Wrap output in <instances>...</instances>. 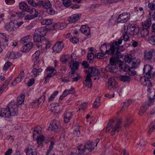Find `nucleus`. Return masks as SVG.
Masks as SVG:
<instances>
[{
	"label": "nucleus",
	"instance_id": "1",
	"mask_svg": "<svg viewBox=\"0 0 155 155\" xmlns=\"http://www.w3.org/2000/svg\"><path fill=\"white\" fill-rule=\"evenodd\" d=\"M129 39V37L127 33L124 32L123 33L120 39L117 41L112 43L111 45L110 46L109 45H107L106 44L102 45L100 48V51L103 52L105 51V54H113L114 53L115 49L116 48L115 47L116 45L118 46L121 44L123 40L125 41H127Z\"/></svg>",
	"mask_w": 155,
	"mask_h": 155
},
{
	"label": "nucleus",
	"instance_id": "2",
	"mask_svg": "<svg viewBox=\"0 0 155 155\" xmlns=\"http://www.w3.org/2000/svg\"><path fill=\"white\" fill-rule=\"evenodd\" d=\"M19 105L16 102L11 101L5 108L0 109V117L9 118L11 116H17Z\"/></svg>",
	"mask_w": 155,
	"mask_h": 155
},
{
	"label": "nucleus",
	"instance_id": "3",
	"mask_svg": "<svg viewBox=\"0 0 155 155\" xmlns=\"http://www.w3.org/2000/svg\"><path fill=\"white\" fill-rule=\"evenodd\" d=\"M85 71L87 74L84 84L88 87L91 88L92 86L91 77L97 76L99 74V71L95 68L90 67L87 70H85Z\"/></svg>",
	"mask_w": 155,
	"mask_h": 155
},
{
	"label": "nucleus",
	"instance_id": "4",
	"mask_svg": "<svg viewBox=\"0 0 155 155\" xmlns=\"http://www.w3.org/2000/svg\"><path fill=\"white\" fill-rule=\"evenodd\" d=\"M113 120H110L106 127V131L108 132L111 129V130L110 134L111 135H114L116 132H119L121 128V120H119L117 123H114Z\"/></svg>",
	"mask_w": 155,
	"mask_h": 155
},
{
	"label": "nucleus",
	"instance_id": "5",
	"mask_svg": "<svg viewBox=\"0 0 155 155\" xmlns=\"http://www.w3.org/2000/svg\"><path fill=\"white\" fill-rule=\"evenodd\" d=\"M47 30L44 27L37 29L35 31L33 36L34 41L40 42L45 38L44 36L46 35Z\"/></svg>",
	"mask_w": 155,
	"mask_h": 155
},
{
	"label": "nucleus",
	"instance_id": "6",
	"mask_svg": "<svg viewBox=\"0 0 155 155\" xmlns=\"http://www.w3.org/2000/svg\"><path fill=\"white\" fill-rule=\"evenodd\" d=\"M130 17V14L129 12H123L120 14L117 18L118 22L125 23L128 21Z\"/></svg>",
	"mask_w": 155,
	"mask_h": 155
},
{
	"label": "nucleus",
	"instance_id": "7",
	"mask_svg": "<svg viewBox=\"0 0 155 155\" xmlns=\"http://www.w3.org/2000/svg\"><path fill=\"white\" fill-rule=\"evenodd\" d=\"M152 67L148 64H146L144 66L143 69L144 72L145 73V77L150 78L154 76V73L151 71Z\"/></svg>",
	"mask_w": 155,
	"mask_h": 155
},
{
	"label": "nucleus",
	"instance_id": "8",
	"mask_svg": "<svg viewBox=\"0 0 155 155\" xmlns=\"http://www.w3.org/2000/svg\"><path fill=\"white\" fill-rule=\"evenodd\" d=\"M99 141V139H97L93 140L91 142H88L84 146L85 149H87L90 151H91L94 148V146H97V143Z\"/></svg>",
	"mask_w": 155,
	"mask_h": 155
},
{
	"label": "nucleus",
	"instance_id": "9",
	"mask_svg": "<svg viewBox=\"0 0 155 155\" xmlns=\"http://www.w3.org/2000/svg\"><path fill=\"white\" fill-rule=\"evenodd\" d=\"M61 125L59 121L56 120H52L49 126V128L52 130L55 131L58 130Z\"/></svg>",
	"mask_w": 155,
	"mask_h": 155
},
{
	"label": "nucleus",
	"instance_id": "10",
	"mask_svg": "<svg viewBox=\"0 0 155 155\" xmlns=\"http://www.w3.org/2000/svg\"><path fill=\"white\" fill-rule=\"evenodd\" d=\"M118 87V84L116 81L113 78H110L108 81V89L112 90L113 89H114Z\"/></svg>",
	"mask_w": 155,
	"mask_h": 155
},
{
	"label": "nucleus",
	"instance_id": "11",
	"mask_svg": "<svg viewBox=\"0 0 155 155\" xmlns=\"http://www.w3.org/2000/svg\"><path fill=\"white\" fill-rule=\"evenodd\" d=\"M139 29L136 27L135 24L130 25L127 28V31L129 34L131 35H136L139 32Z\"/></svg>",
	"mask_w": 155,
	"mask_h": 155
},
{
	"label": "nucleus",
	"instance_id": "12",
	"mask_svg": "<svg viewBox=\"0 0 155 155\" xmlns=\"http://www.w3.org/2000/svg\"><path fill=\"white\" fill-rule=\"evenodd\" d=\"M25 77V74L23 71H21L18 76L14 80L12 83V86L16 85L18 83L21 82Z\"/></svg>",
	"mask_w": 155,
	"mask_h": 155
},
{
	"label": "nucleus",
	"instance_id": "13",
	"mask_svg": "<svg viewBox=\"0 0 155 155\" xmlns=\"http://www.w3.org/2000/svg\"><path fill=\"white\" fill-rule=\"evenodd\" d=\"M40 51L38 50L32 56V60L34 62V66H38L39 65V58L40 55Z\"/></svg>",
	"mask_w": 155,
	"mask_h": 155
},
{
	"label": "nucleus",
	"instance_id": "14",
	"mask_svg": "<svg viewBox=\"0 0 155 155\" xmlns=\"http://www.w3.org/2000/svg\"><path fill=\"white\" fill-rule=\"evenodd\" d=\"M5 29L8 31H12L17 29V27L13 21H11L5 26Z\"/></svg>",
	"mask_w": 155,
	"mask_h": 155
},
{
	"label": "nucleus",
	"instance_id": "15",
	"mask_svg": "<svg viewBox=\"0 0 155 155\" xmlns=\"http://www.w3.org/2000/svg\"><path fill=\"white\" fill-rule=\"evenodd\" d=\"M64 45L62 42L59 41L56 43L55 45L53 47V49L54 52L58 53L62 50Z\"/></svg>",
	"mask_w": 155,
	"mask_h": 155
},
{
	"label": "nucleus",
	"instance_id": "16",
	"mask_svg": "<svg viewBox=\"0 0 155 155\" xmlns=\"http://www.w3.org/2000/svg\"><path fill=\"white\" fill-rule=\"evenodd\" d=\"M81 16L77 14H74L68 17V20L70 23H74L80 19Z\"/></svg>",
	"mask_w": 155,
	"mask_h": 155
},
{
	"label": "nucleus",
	"instance_id": "17",
	"mask_svg": "<svg viewBox=\"0 0 155 155\" xmlns=\"http://www.w3.org/2000/svg\"><path fill=\"white\" fill-rule=\"evenodd\" d=\"M25 151L26 155H37L34 147L31 145H29L27 148H26Z\"/></svg>",
	"mask_w": 155,
	"mask_h": 155
},
{
	"label": "nucleus",
	"instance_id": "18",
	"mask_svg": "<svg viewBox=\"0 0 155 155\" xmlns=\"http://www.w3.org/2000/svg\"><path fill=\"white\" fill-rule=\"evenodd\" d=\"M152 24L150 18H148L143 22L141 23L140 24L143 28L149 29L150 28Z\"/></svg>",
	"mask_w": 155,
	"mask_h": 155
},
{
	"label": "nucleus",
	"instance_id": "19",
	"mask_svg": "<svg viewBox=\"0 0 155 155\" xmlns=\"http://www.w3.org/2000/svg\"><path fill=\"white\" fill-rule=\"evenodd\" d=\"M69 65L71 69L72 70L71 72L74 71L78 68L79 63L77 61H71L69 63Z\"/></svg>",
	"mask_w": 155,
	"mask_h": 155
},
{
	"label": "nucleus",
	"instance_id": "20",
	"mask_svg": "<svg viewBox=\"0 0 155 155\" xmlns=\"http://www.w3.org/2000/svg\"><path fill=\"white\" fill-rule=\"evenodd\" d=\"M7 56L11 59H15L20 57L21 55L17 52H8L7 54Z\"/></svg>",
	"mask_w": 155,
	"mask_h": 155
},
{
	"label": "nucleus",
	"instance_id": "21",
	"mask_svg": "<svg viewBox=\"0 0 155 155\" xmlns=\"http://www.w3.org/2000/svg\"><path fill=\"white\" fill-rule=\"evenodd\" d=\"M81 32L86 36H88L91 34L90 29L89 27L86 25H83L80 28Z\"/></svg>",
	"mask_w": 155,
	"mask_h": 155
},
{
	"label": "nucleus",
	"instance_id": "22",
	"mask_svg": "<svg viewBox=\"0 0 155 155\" xmlns=\"http://www.w3.org/2000/svg\"><path fill=\"white\" fill-rule=\"evenodd\" d=\"M45 71L46 74L51 75L53 76L55 75L57 73V71L53 67L48 66L46 69Z\"/></svg>",
	"mask_w": 155,
	"mask_h": 155
},
{
	"label": "nucleus",
	"instance_id": "23",
	"mask_svg": "<svg viewBox=\"0 0 155 155\" xmlns=\"http://www.w3.org/2000/svg\"><path fill=\"white\" fill-rule=\"evenodd\" d=\"M33 66L34 68L31 71L32 74L31 75L33 77H36L42 71V69L41 68H37L38 66L36 65V67H35L34 64L33 65Z\"/></svg>",
	"mask_w": 155,
	"mask_h": 155
},
{
	"label": "nucleus",
	"instance_id": "24",
	"mask_svg": "<svg viewBox=\"0 0 155 155\" xmlns=\"http://www.w3.org/2000/svg\"><path fill=\"white\" fill-rule=\"evenodd\" d=\"M51 107L50 110L53 112L57 113L60 110L59 104L58 103H55L51 105Z\"/></svg>",
	"mask_w": 155,
	"mask_h": 155
},
{
	"label": "nucleus",
	"instance_id": "25",
	"mask_svg": "<svg viewBox=\"0 0 155 155\" xmlns=\"http://www.w3.org/2000/svg\"><path fill=\"white\" fill-rule=\"evenodd\" d=\"M64 121L65 123H68L72 117V112L70 111H66L64 115Z\"/></svg>",
	"mask_w": 155,
	"mask_h": 155
},
{
	"label": "nucleus",
	"instance_id": "26",
	"mask_svg": "<svg viewBox=\"0 0 155 155\" xmlns=\"http://www.w3.org/2000/svg\"><path fill=\"white\" fill-rule=\"evenodd\" d=\"M42 128L40 126H38L34 128V130L33 132V137L34 138L36 136L42 135L41 134Z\"/></svg>",
	"mask_w": 155,
	"mask_h": 155
},
{
	"label": "nucleus",
	"instance_id": "27",
	"mask_svg": "<svg viewBox=\"0 0 155 155\" xmlns=\"http://www.w3.org/2000/svg\"><path fill=\"white\" fill-rule=\"evenodd\" d=\"M106 69L107 71L114 73H116L118 71L116 65H114L108 64L106 67Z\"/></svg>",
	"mask_w": 155,
	"mask_h": 155
},
{
	"label": "nucleus",
	"instance_id": "28",
	"mask_svg": "<svg viewBox=\"0 0 155 155\" xmlns=\"http://www.w3.org/2000/svg\"><path fill=\"white\" fill-rule=\"evenodd\" d=\"M34 138H36L37 139V142L38 144V147L42 146L43 144L42 143L45 139L44 137L43 134L36 136V137Z\"/></svg>",
	"mask_w": 155,
	"mask_h": 155
},
{
	"label": "nucleus",
	"instance_id": "29",
	"mask_svg": "<svg viewBox=\"0 0 155 155\" xmlns=\"http://www.w3.org/2000/svg\"><path fill=\"white\" fill-rule=\"evenodd\" d=\"M33 43L29 42L24 45L23 47L22 51L24 52H27L29 51L32 48Z\"/></svg>",
	"mask_w": 155,
	"mask_h": 155
},
{
	"label": "nucleus",
	"instance_id": "30",
	"mask_svg": "<svg viewBox=\"0 0 155 155\" xmlns=\"http://www.w3.org/2000/svg\"><path fill=\"white\" fill-rule=\"evenodd\" d=\"M69 77H70L73 79L72 81H77L80 78V76L79 74H75L74 71H73L69 74Z\"/></svg>",
	"mask_w": 155,
	"mask_h": 155
},
{
	"label": "nucleus",
	"instance_id": "31",
	"mask_svg": "<svg viewBox=\"0 0 155 155\" xmlns=\"http://www.w3.org/2000/svg\"><path fill=\"white\" fill-rule=\"evenodd\" d=\"M149 107V103L144 104L141 107L139 110V114L142 116L146 112V109Z\"/></svg>",
	"mask_w": 155,
	"mask_h": 155
},
{
	"label": "nucleus",
	"instance_id": "32",
	"mask_svg": "<svg viewBox=\"0 0 155 155\" xmlns=\"http://www.w3.org/2000/svg\"><path fill=\"white\" fill-rule=\"evenodd\" d=\"M149 78L146 77L145 78L143 84L145 86L147 87V91H149L152 87V83Z\"/></svg>",
	"mask_w": 155,
	"mask_h": 155
},
{
	"label": "nucleus",
	"instance_id": "33",
	"mask_svg": "<svg viewBox=\"0 0 155 155\" xmlns=\"http://www.w3.org/2000/svg\"><path fill=\"white\" fill-rule=\"evenodd\" d=\"M39 3L41 4L44 8L46 9L47 10L51 7V4L50 2L48 1L45 2L40 1Z\"/></svg>",
	"mask_w": 155,
	"mask_h": 155
},
{
	"label": "nucleus",
	"instance_id": "34",
	"mask_svg": "<svg viewBox=\"0 0 155 155\" xmlns=\"http://www.w3.org/2000/svg\"><path fill=\"white\" fill-rule=\"evenodd\" d=\"M25 95L23 94H20L17 98V103L20 105L22 104L24 101Z\"/></svg>",
	"mask_w": 155,
	"mask_h": 155
},
{
	"label": "nucleus",
	"instance_id": "35",
	"mask_svg": "<svg viewBox=\"0 0 155 155\" xmlns=\"http://www.w3.org/2000/svg\"><path fill=\"white\" fill-rule=\"evenodd\" d=\"M19 6L20 9L25 11L28 10L29 7L27 3L24 2L19 3Z\"/></svg>",
	"mask_w": 155,
	"mask_h": 155
},
{
	"label": "nucleus",
	"instance_id": "36",
	"mask_svg": "<svg viewBox=\"0 0 155 155\" xmlns=\"http://www.w3.org/2000/svg\"><path fill=\"white\" fill-rule=\"evenodd\" d=\"M144 58L146 60H150L152 58V53L150 51H146L144 54Z\"/></svg>",
	"mask_w": 155,
	"mask_h": 155
},
{
	"label": "nucleus",
	"instance_id": "37",
	"mask_svg": "<svg viewBox=\"0 0 155 155\" xmlns=\"http://www.w3.org/2000/svg\"><path fill=\"white\" fill-rule=\"evenodd\" d=\"M132 61V66L134 68L137 67L140 62L139 59L136 58H134Z\"/></svg>",
	"mask_w": 155,
	"mask_h": 155
},
{
	"label": "nucleus",
	"instance_id": "38",
	"mask_svg": "<svg viewBox=\"0 0 155 155\" xmlns=\"http://www.w3.org/2000/svg\"><path fill=\"white\" fill-rule=\"evenodd\" d=\"M118 79L120 81L125 82L130 81V78L129 76L120 75L118 77Z\"/></svg>",
	"mask_w": 155,
	"mask_h": 155
},
{
	"label": "nucleus",
	"instance_id": "39",
	"mask_svg": "<svg viewBox=\"0 0 155 155\" xmlns=\"http://www.w3.org/2000/svg\"><path fill=\"white\" fill-rule=\"evenodd\" d=\"M26 12H29L31 15L34 16L35 15L36 17H37L38 15V12L34 8H29Z\"/></svg>",
	"mask_w": 155,
	"mask_h": 155
},
{
	"label": "nucleus",
	"instance_id": "40",
	"mask_svg": "<svg viewBox=\"0 0 155 155\" xmlns=\"http://www.w3.org/2000/svg\"><path fill=\"white\" fill-rule=\"evenodd\" d=\"M31 38V36L30 35H28L21 38L20 40V42L21 43H24L30 41Z\"/></svg>",
	"mask_w": 155,
	"mask_h": 155
},
{
	"label": "nucleus",
	"instance_id": "41",
	"mask_svg": "<svg viewBox=\"0 0 155 155\" xmlns=\"http://www.w3.org/2000/svg\"><path fill=\"white\" fill-rule=\"evenodd\" d=\"M132 57V55L130 54H127L125 55L124 58L125 62L129 63H131L133 59Z\"/></svg>",
	"mask_w": 155,
	"mask_h": 155
},
{
	"label": "nucleus",
	"instance_id": "42",
	"mask_svg": "<svg viewBox=\"0 0 155 155\" xmlns=\"http://www.w3.org/2000/svg\"><path fill=\"white\" fill-rule=\"evenodd\" d=\"M149 31L147 29L143 28L140 31V34L142 37H145L147 36L149 34Z\"/></svg>",
	"mask_w": 155,
	"mask_h": 155
},
{
	"label": "nucleus",
	"instance_id": "43",
	"mask_svg": "<svg viewBox=\"0 0 155 155\" xmlns=\"http://www.w3.org/2000/svg\"><path fill=\"white\" fill-rule=\"evenodd\" d=\"M14 22L16 26L17 27V29L21 26L24 23V22L20 18L18 19L17 20H14Z\"/></svg>",
	"mask_w": 155,
	"mask_h": 155
},
{
	"label": "nucleus",
	"instance_id": "44",
	"mask_svg": "<svg viewBox=\"0 0 155 155\" xmlns=\"http://www.w3.org/2000/svg\"><path fill=\"white\" fill-rule=\"evenodd\" d=\"M74 134L77 136H79L80 134L79 125L77 124L75 126Z\"/></svg>",
	"mask_w": 155,
	"mask_h": 155
},
{
	"label": "nucleus",
	"instance_id": "45",
	"mask_svg": "<svg viewBox=\"0 0 155 155\" xmlns=\"http://www.w3.org/2000/svg\"><path fill=\"white\" fill-rule=\"evenodd\" d=\"M70 58V55L67 54L63 55L61 58V60L63 62H65L69 60Z\"/></svg>",
	"mask_w": 155,
	"mask_h": 155
},
{
	"label": "nucleus",
	"instance_id": "46",
	"mask_svg": "<svg viewBox=\"0 0 155 155\" xmlns=\"http://www.w3.org/2000/svg\"><path fill=\"white\" fill-rule=\"evenodd\" d=\"M100 105V98L98 97L96 99L94 103L93 107L94 108H98Z\"/></svg>",
	"mask_w": 155,
	"mask_h": 155
},
{
	"label": "nucleus",
	"instance_id": "47",
	"mask_svg": "<svg viewBox=\"0 0 155 155\" xmlns=\"http://www.w3.org/2000/svg\"><path fill=\"white\" fill-rule=\"evenodd\" d=\"M148 7L151 11L155 10V2H153L149 3L148 5Z\"/></svg>",
	"mask_w": 155,
	"mask_h": 155
},
{
	"label": "nucleus",
	"instance_id": "48",
	"mask_svg": "<svg viewBox=\"0 0 155 155\" xmlns=\"http://www.w3.org/2000/svg\"><path fill=\"white\" fill-rule=\"evenodd\" d=\"M57 91H55L51 95L50 97L48 99L49 102H50L53 101L55 97L57 95L58 93Z\"/></svg>",
	"mask_w": 155,
	"mask_h": 155
},
{
	"label": "nucleus",
	"instance_id": "49",
	"mask_svg": "<svg viewBox=\"0 0 155 155\" xmlns=\"http://www.w3.org/2000/svg\"><path fill=\"white\" fill-rule=\"evenodd\" d=\"M87 107V104L86 103H84L80 105L78 107V110H84L86 109Z\"/></svg>",
	"mask_w": 155,
	"mask_h": 155
},
{
	"label": "nucleus",
	"instance_id": "50",
	"mask_svg": "<svg viewBox=\"0 0 155 155\" xmlns=\"http://www.w3.org/2000/svg\"><path fill=\"white\" fill-rule=\"evenodd\" d=\"M155 129V121L153 122L151 124V127L150 128L148 133V134H150Z\"/></svg>",
	"mask_w": 155,
	"mask_h": 155
},
{
	"label": "nucleus",
	"instance_id": "51",
	"mask_svg": "<svg viewBox=\"0 0 155 155\" xmlns=\"http://www.w3.org/2000/svg\"><path fill=\"white\" fill-rule=\"evenodd\" d=\"M53 76L46 74V76L45 77V81L44 83L46 84L48 83L50 79Z\"/></svg>",
	"mask_w": 155,
	"mask_h": 155
},
{
	"label": "nucleus",
	"instance_id": "52",
	"mask_svg": "<svg viewBox=\"0 0 155 155\" xmlns=\"http://www.w3.org/2000/svg\"><path fill=\"white\" fill-rule=\"evenodd\" d=\"M63 3L65 7H67L70 6L71 1V0H63Z\"/></svg>",
	"mask_w": 155,
	"mask_h": 155
},
{
	"label": "nucleus",
	"instance_id": "53",
	"mask_svg": "<svg viewBox=\"0 0 155 155\" xmlns=\"http://www.w3.org/2000/svg\"><path fill=\"white\" fill-rule=\"evenodd\" d=\"M118 64L120 69L123 70L125 71V68H126V66L123 61H119L118 62Z\"/></svg>",
	"mask_w": 155,
	"mask_h": 155
},
{
	"label": "nucleus",
	"instance_id": "54",
	"mask_svg": "<svg viewBox=\"0 0 155 155\" xmlns=\"http://www.w3.org/2000/svg\"><path fill=\"white\" fill-rule=\"evenodd\" d=\"M9 82V81L8 80L5 81L4 84L1 87H0V90H2V93L7 86Z\"/></svg>",
	"mask_w": 155,
	"mask_h": 155
},
{
	"label": "nucleus",
	"instance_id": "55",
	"mask_svg": "<svg viewBox=\"0 0 155 155\" xmlns=\"http://www.w3.org/2000/svg\"><path fill=\"white\" fill-rule=\"evenodd\" d=\"M52 20L51 19H45L43 21L42 24L43 25H49L52 23Z\"/></svg>",
	"mask_w": 155,
	"mask_h": 155
},
{
	"label": "nucleus",
	"instance_id": "56",
	"mask_svg": "<svg viewBox=\"0 0 155 155\" xmlns=\"http://www.w3.org/2000/svg\"><path fill=\"white\" fill-rule=\"evenodd\" d=\"M149 42L151 44L155 45V35H153L149 38L148 39Z\"/></svg>",
	"mask_w": 155,
	"mask_h": 155
},
{
	"label": "nucleus",
	"instance_id": "57",
	"mask_svg": "<svg viewBox=\"0 0 155 155\" xmlns=\"http://www.w3.org/2000/svg\"><path fill=\"white\" fill-rule=\"evenodd\" d=\"M28 3L31 5V6L34 7H36L38 6V4L34 2V0H28Z\"/></svg>",
	"mask_w": 155,
	"mask_h": 155
},
{
	"label": "nucleus",
	"instance_id": "58",
	"mask_svg": "<svg viewBox=\"0 0 155 155\" xmlns=\"http://www.w3.org/2000/svg\"><path fill=\"white\" fill-rule=\"evenodd\" d=\"M129 105V101L125 102L124 103V105L120 110V111H123L125 109H127Z\"/></svg>",
	"mask_w": 155,
	"mask_h": 155
},
{
	"label": "nucleus",
	"instance_id": "59",
	"mask_svg": "<svg viewBox=\"0 0 155 155\" xmlns=\"http://www.w3.org/2000/svg\"><path fill=\"white\" fill-rule=\"evenodd\" d=\"M36 17L35 16L32 15H27L25 17V20H31L33 19Z\"/></svg>",
	"mask_w": 155,
	"mask_h": 155
},
{
	"label": "nucleus",
	"instance_id": "60",
	"mask_svg": "<svg viewBox=\"0 0 155 155\" xmlns=\"http://www.w3.org/2000/svg\"><path fill=\"white\" fill-rule=\"evenodd\" d=\"M32 107L33 108H37L38 107L40 104L38 103V101L36 100L33 102L31 104Z\"/></svg>",
	"mask_w": 155,
	"mask_h": 155
},
{
	"label": "nucleus",
	"instance_id": "61",
	"mask_svg": "<svg viewBox=\"0 0 155 155\" xmlns=\"http://www.w3.org/2000/svg\"><path fill=\"white\" fill-rule=\"evenodd\" d=\"M104 52H102L98 53L96 55V56L97 58L103 59L104 58Z\"/></svg>",
	"mask_w": 155,
	"mask_h": 155
},
{
	"label": "nucleus",
	"instance_id": "62",
	"mask_svg": "<svg viewBox=\"0 0 155 155\" xmlns=\"http://www.w3.org/2000/svg\"><path fill=\"white\" fill-rule=\"evenodd\" d=\"M70 40L74 44H76L79 41L78 38L75 37H72L71 39H70Z\"/></svg>",
	"mask_w": 155,
	"mask_h": 155
},
{
	"label": "nucleus",
	"instance_id": "63",
	"mask_svg": "<svg viewBox=\"0 0 155 155\" xmlns=\"http://www.w3.org/2000/svg\"><path fill=\"white\" fill-rule=\"evenodd\" d=\"M48 14L51 15H54L55 14V11L51 7L47 10Z\"/></svg>",
	"mask_w": 155,
	"mask_h": 155
},
{
	"label": "nucleus",
	"instance_id": "64",
	"mask_svg": "<svg viewBox=\"0 0 155 155\" xmlns=\"http://www.w3.org/2000/svg\"><path fill=\"white\" fill-rule=\"evenodd\" d=\"M12 64V63L10 61L7 62L4 64L3 67V70H6Z\"/></svg>",
	"mask_w": 155,
	"mask_h": 155
}]
</instances>
